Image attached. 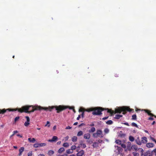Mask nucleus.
<instances>
[{
    "label": "nucleus",
    "mask_w": 156,
    "mask_h": 156,
    "mask_svg": "<svg viewBox=\"0 0 156 156\" xmlns=\"http://www.w3.org/2000/svg\"><path fill=\"white\" fill-rule=\"evenodd\" d=\"M27 154L28 156H31L32 154V151H30L29 153H28Z\"/></svg>",
    "instance_id": "48"
},
{
    "label": "nucleus",
    "mask_w": 156,
    "mask_h": 156,
    "mask_svg": "<svg viewBox=\"0 0 156 156\" xmlns=\"http://www.w3.org/2000/svg\"><path fill=\"white\" fill-rule=\"evenodd\" d=\"M125 125H126L127 126H129V124L127 122H125V123H123Z\"/></svg>",
    "instance_id": "55"
},
{
    "label": "nucleus",
    "mask_w": 156,
    "mask_h": 156,
    "mask_svg": "<svg viewBox=\"0 0 156 156\" xmlns=\"http://www.w3.org/2000/svg\"><path fill=\"white\" fill-rule=\"evenodd\" d=\"M147 139L146 137H143L142 138V140L141 141V144L142 143H146L147 142Z\"/></svg>",
    "instance_id": "11"
},
{
    "label": "nucleus",
    "mask_w": 156,
    "mask_h": 156,
    "mask_svg": "<svg viewBox=\"0 0 156 156\" xmlns=\"http://www.w3.org/2000/svg\"><path fill=\"white\" fill-rule=\"evenodd\" d=\"M62 106V107H64L65 108H64V109H63L62 111H60L59 113L60 112H62V111H63L67 108H69L70 109H73V110L74 109V107H69V106H64V105H59L58 106Z\"/></svg>",
    "instance_id": "12"
},
{
    "label": "nucleus",
    "mask_w": 156,
    "mask_h": 156,
    "mask_svg": "<svg viewBox=\"0 0 156 156\" xmlns=\"http://www.w3.org/2000/svg\"><path fill=\"white\" fill-rule=\"evenodd\" d=\"M122 116V115H115V117H114V118L115 119H120V117H121Z\"/></svg>",
    "instance_id": "20"
},
{
    "label": "nucleus",
    "mask_w": 156,
    "mask_h": 156,
    "mask_svg": "<svg viewBox=\"0 0 156 156\" xmlns=\"http://www.w3.org/2000/svg\"><path fill=\"white\" fill-rule=\"evenodd\" d=\"M38 156H45L44 154H39Z\"/></svg>",
    "instance_id": "64"
},
{
    "label": "nucleus",
    "mask_w": 156,
    "mask_h": 156,
    "mask_svg": "<svg viewBox=\"0 0 156 156\" xmlns=\"http://www.w3.org/2000/svg\"><path fill=\"white\" fill-rule=\"evenodd\" d=\"M92 146L93 148L97 147L98 146V143L96 142L93 143L92 144Z\"/></svg>",
    "instance_id": "25"
},
{
    "label": "nucleus",
    "mask_w": 156,
    "mask_h": 156,
    "mask_svg": "<svg viewBox=\"0 0 156 156\" xmlns=\"http://www.w3.org/2000/svg\"><path fill=\"white\" fill-rule=\"evenodd\" d=\"M149 120H152L154 119V118L151 117H150L148 118Z\"/></svg>",
    "instance_id": "51"
},
{
    "label": "nucleus",
    "mask_w": 156,
    "mask_h": 156,
    "mask_svg": "<svg viewBox=\"0 0 156 156\" xmlns=\"http://www.w3.org/2000/svg\"><path fill=\"white\" fill-rule=\"evenodd\" d=\"M133 156H139L138 154L136 152H133Z\"/></svg>",
    "instance_id": "43"
},
{
    "label": "nucleus",
    "mask_w": 156,
    "mask_h": 156,
    "mask_svg": "<svg viewBox=\"0 0 156 156\" xmlns=\"http://www.w3.org/2000/svg\"><path fill=\"white\" fill-rule=\"evenodd\" d=\"M115 142L117 144H118L119 145L121 144L122 143L121 141L119 140H116L115 141Z\"/></svg>",
    "instance_id": "34"
},
{
    "label": "nucleus",
    "mask_w": 156,
    "mask_h": 156,
    "mask_svg": "<svg viewBox=\"0 0 156 156\" xmlns=\"http://www.w3.org/2000/svg\"><path fill=\"white\" fill-rule=\"evenodd\" d=\"M104 132L106 133H108V132H109V129H107V128H106V129H104Z\"/></svg>",
    "instance_id": "44"
},
{
    "label": "nucleus",
    "mask_w": 156,
    "mask_h": 156,
    "mask_svg": "<svg viewBox=\"0 0 156 156\" xmlns=\"http://www.w3.org/2000/svg\"><path fill=\"white\" fill-rule=\"evenodd\" d=\"M150 139L152 140V141L154 142L155 143L156 141V139H155L154 138H153V137L151 136L150 137Z\"/></svg>",
    "instance_id": "45"
},
{
    "label": "nucleus",
    "mask_w": 156,
    "mask_h": 156,
    "mask_svg": "<svg viewBox=\"0 0 156 156\" xmlns=\"http://www.w3.org/2000/svg\"><path fill=\"white\" fill-rule=\"evenodd\" d=\"M121 146L122 148H125L126 147V145L125 144H121Z\"/></svg>",
    "instance_id": "49"
},
{
    "label": "nucleus",
    "mask_w": 156,
    "mask_h": 156,
    "mask_svg": "<svg viewBox=\"0 0 156 156\" xmlns=\"http://www.w3.org/2000/svg\"><path fill=\"white\" fill-rule=\"evenodd\" d=\"M79 112H84L85 111V109L84 108H80V109H79Z\"/></svg>",
    "instance_id": "35"
},
{
    "label": "nucleus",
    "mask_w": 156,
    "mask_h": 156,
    "mask_svg": "<svg viewBox=\"0 0 156 156\" xmlns=\"http://www.w3.org/2000/svg\"><path fill=\"white\" fill-rule=\"evenodd\" d=\"M84 125H85V124L84 123H82L79 125V127H80L81 126H82Z\"/></svg>",
    "instance_id": "54"
},
{
    "label": "nucleus",
    "mask_w": 156,
    "mask_h": 156,
    "mask_svg": "<svg viewBox=\"0 0 156 156\" xmlns=\"http://www.w3.org/2000/svg\"><path fill=\"white\" fill-rule=\"evenodd\" d=\"M24 148L23 147H21L19 150V153L18 154L19 156H20L22 155V152L24 151Z\"/></svg>",
    "instance_id": "16"
},
{
    "label": "nucleus",
    "mask_w": 156,
    "mask_h": 156,
    "mask_svg": "<svg viewBox=\"0 0 156 156\" xmlns=\"http://www.w3.org/2000/svg\"><path fill=\"white\" fill-rule=\"evenodd\" d=\"M72 128V127L69 126H67L66 128V129H70Z\"/></svg>",
    "instance_id": "53"
},
{
    "label": "nucleus",
    "mask_w": 156,
    "mask_h": 156,
    "mask_svg": "<svg viewBox=\"0 0 156 156\" xmlns=\"http://www.w3.org/2000/svg\"><path fill=\"white\" fill-rule=\"evenodd\" d=\"M18 132V131L17 130L14 131L13 132V133L15 135L16 133H17Z\"/></svg>",
    "instance_id": "59"
},
{
    "label": "nucleus",
    "mask_w": 156,
    "mask_h": 156,
    "mask_svg": "<svg viewBox=\"0 0 156 156\" xmlns=\"http://www.w3.org/2000/svg\"><path fill=\"white\" fill-rule=\"evenodd\" d=\"M84 154V151L83 150H81L77 154V156H82Z\"/></svg>",
    "instance_id": "13"
},
{
    "label": "nucleus",
    "mask_w": 156,
    "mask_h": 156,
    "mask_svg": "<svg viewBox=\"0 0 156 156\" xmlns=\"http://www.w3.org/2000/svg\"><path fill=\"white\" fill-rule=\"evenodd\" d=\"M84 112H83L81 114V116L82 118H83L84 117Z\"/></svg>",
    "instance_id": "57"
},
{
    "label": "nucleus",
    "mask_w": 156,
    "mask_h": 156,
    "mask_svg": "<svg viewBox=\"0 0 156 156\" xmlns=\"http://www.w3.org/2000/svg\"><path fill=\"white\" fill-rule=\"evenodd\" d=\"M129 140L131 142H133L134 140V138L132 136H130L129 137Z\"/></svg>",
    "instance_id": "26"
},
{
    "label": "nucleus",
    "mask_w": 156,
    "mask_h": 156,
    "mask_svg": "<svg viewBox=\"0 0 156 156\" xmlns=\"http://www.w3.org/2000/svg\"><path fill=\"white\" fill-rule=\"evenodd\" d=\"M30 124V122H29L26 121L24 123V125L26 126H28Z\"/></svg>",
    "instance_id": "41"
},
{
    "label": "nucleus",
    "mask_w": 156,
    "mask_h": 156,
    "mask_svg": "<svg viewBox=\"0 0 156 156\" xmlns=\"http://www.w3.org/2000/svg\"><path fill=\"white\" fill-rule=\"evenodd\" d=\"M132 148L133 149H134V150H135V151H136L137 150V147L136 146H132Z\"/></svg>",
    "instance_id": "46"
},
{
    "label": "nucleus",
    "mask_w": 156,
    "mask_h": 156,
    "mask_svg": "<svg viewBox=\"0 0 156 156\" xmlns=\"http://www.w3.org/2000/svg\"><path fill=\"white\" fill-rule=\"evenodd\" d=\"M151 153L153 155H154L156 156V149L153 150Z\"/></svg>",
    "instance_id": "29"
},
{
    "label": "nucleus",
    "mask_w": 156,
    "mask_h": 156,
    "mask_svg": "<svg viewBox=\"0 0 156 156\" xmlns=\"http://www.w3.org/2000/svg\"><path fill=\"white\" fill-rule=\"evenodd\" d=\"M63 146L65 147H67L69 146V144L67 143H65L63 144Z\"/></svg>",
    "instance_id": "31"
},
{
    "label": "nucleus",
    "mask_w": 156,
    "mask_h": 156,
    "mask_svg": "<svg viewBox=\"0 0 156 156\" xmlns=\"http://www.w3.org/2000/svg\"><path fill=\"white\" fill-rule=\"evenodd\" d=\"M28 140L29 142L32 143H34L36 141V140L34 138L31 139L30 138H28Z\"/></svg>",
    "instance_id": "18"
},
{
    "label": "nucleus",
    "mask_w": 156,
    "mask_h": 156,
    "mask_svg": "<svg viewBox=\"0 0 156 156\" xmlns=\"http://www.w3.org/2000/svg\"><path fill=\"white\" fill-rule=\"evenodd\" d=\"M103 141L102 140H98V143H101Z\"/></svg>",
    "instance_id": "63"
},
{
    "label": "nucleus",
    "mask_w": 156,
    "mask_h": 156,
    "mask_svg": "<svg viewBox=\"0 0 156 156\" xmlns=\"http://www.w3.org/2000/svg\"><path fill=\"white\" fill-rule=\"evenodd\" d=\"M66 152L68 154H70L72 153L73 152L71 149H69L66 150Z\"/></svg>",
    "instance_id": "27"
},
{
    "label": "nucleus",
    "mask_w": 156,
    "mask_h": 156,
    "mask_svg": "<svg viewBox=\"0 0 156 156\" xmlns=\"http://www.w3.org/2000/svg\"><path fill=\"white\" fill-rule=\"evenodd\" d=\"M55 108L57 110V112H59L64 109L65 108L62 106H55L51 107L49 106L48 107H43L41 106L37 105H26L23 106L20 108H18V111L20 113L25 112L26 113H30L31 112H34L35 111L41 110H48L50 111H51L53 109Z\"/></svg>",
    "instance_id": "1"
},
{
    "label": "nucleus",
    "mask_w": 156,
    "mask_h": 156,
    "mask_svg": "<svg viewBox=\"0 0 156 156\" xmlns=\"http://www.w3.org/2000/svg\"><path fill=\"white\" fill-rule=\"evenodd\" d=\"M69 136H66L65 137V140L66 141H67L68 140V139H69Z\"/></svg>",
    "instance_id": "56"
},
{
    "label": "nucleus",
    "mask_w": 156,
    "mask_h": 156,
    "mask_svg": "<svg viewBox=\"0 0 156 156\" xmlns=\"http://www.w3.org/2000/svg\"><path fill=\"white\" fill-rule=\"evenodd\" d=\"M133 111V109H131L129 107L123 106L118 108L116 109L114 111L115 114L116 113H120L123 112L122 114L125 115L127 111L131 112Z\"/></svg>",
    "instance_id": "2"
},
{
    "label": "nucleus",
    "mask_w": 156,
    "mask_h": 156,
    "mask_svg": "<svg viewBox=\"0 0 156 156\" xmlns=\"http://www.w3.org/2000/svg\"><path fill=\"white\" fill-rule=\"evenodd\" d=\"M146 146L148 148L153 147L154 146V144L152 143H148L146 144Z\"/></svg>",
    "instance_id": "15"
},
{
    "label": "nucleus",
    "mask_w": 156,
    "mask_h": 156,
    "mask_svg": "<svg viewBox=\"0 0 156 156\" xmlns=\"http://www.w3.org/2000/svg\"><path fill=\"white\" fill-rule=\"evenodd\" d=\"M107 110V112L109 113L110 114L111 116H112L113 114H115V111H114L112 110L111 109H109L108 108H104V110Z\"/></svg>",
    "instance_id": "9"
},
{
    "label": "nucleus",
    "mask_w": 156,
    "mask_h": 156,
    "mask_svg": "<svg viewBox=\"0 0 156 156\" xmlns=\"http://www.w3.org/2000/svg\"><path fill=\"white\" fill-rule=\"evenodd\" d=\"M95 131V128L94 127L91 128L90 130H89V132L90 133H93Z\"/></svg>",
    "instance_id": "21"
},
{
    "label": "nucleus",
    "mask_w": 156,
    "mask_h": 156,
    "mask_svg": "<svg viewBox=\"0 0 156 156\" xmlns=\"http://www.w3.org/2000/svg\"><path fill=\"white\" fill-rule=\"evenodd\" d=\"M49 123H50V122L49 121H47L46 124L45 125V126H48V125L49 124Z\"/></svg>",
    "instance_id": "58"
},
{
    "label": "nucleus",
    "mask_w": 156,
    "mask_h": 156,
    "mask_svg": "<svg viewBox=\"0 0 156 156\" xmlns=\"http://www.w3.org/2000/svg\"><path fill=\"white\" fill-rule=\"evenodd\" d=\"M119 136L121 138H124L126 136V134L124 133H120L119 135Z\"/></svg>",
    "instance_id": "28"
},
{
    "label": "nucleus",
    "mask_w": 156,
    "mask_h": 156,
    "mask_svg": "<svg viewBox=\"0 0 156 156\" xmlns=\"http://www.w3.org/2000/svg\"><path fill=\"white\" fill-rule=\"evenodd\" d=\"M136 114L133 115L132 116V120H136Z\"/></svg>",
    "instance_id": "32"
},
{
    "label": "nucleus",
    "mask_w": 156,
    "mask_h": 156,
    "mask_svg": "<svg viewBox=\"0 0 156 156\" xmlns=\"http://www.w3.org/2000/svg\"><path fill=\"white\" fill-rule=\"evenodd\" d=\"M144 111L146 113H147V114L149 115H150L152 116H154L156 118V116L155 115L151 113V111L148 110L147 109H144Z\"/></svg>",
    "instance_id": "6"
},
{
    "label": "nucleus",
    "mask_w": 156,
    "mask_h": 156,
    "mask_svg": "<svg viewBox=\"0 0 156 156\" xmlns=\"http://www.w3.org/2000/svg\"><path fill=\"white\" fill-rule=\"evenodd\" d=\"M80 145L83 148H85L86 147V145L85 144L81 143L80 144Z\"/></svg>",
    "instance_id": "40"
},
{
    "label": "nucleus",
    "mask_w": 156,
    "mask_h": 156,
    "mask_svg": "<svg viewBox=\"0 0 156 156\" xmlns=\"http://www.w3.org/2000/svg\"><path fill=\"white\" fill-rule=\"evenodd\" d=\"M113 123V121L111 120H109L106 122V123L108 125L112 124Z\"/></svg>",
    "instance_id": "30"
},
{
    "label": "nucleus",
    "mask_w": 156,
    "mask_h": 156,
    "mask_svg": "<svg viewBox=\"0 0 156 156\" xmlns=\"http://www.w3.org/2000/svg\"><path fill=\"white\" fill-rule=\"evenodd\" d=\"M128 145L130 147L131 145V143L130 142H128L127 143Z\"/></svg>",
    "instance_id": "62"
},
{
    "label": "nucleus",
    "mask_w": 156,
    "mask_h": 156,
    "mask_svg": "<svg viewBox=\"0 0 156 156\" xmlns=\"http://www.w3.org/2000/svg\"><path fill=\"white\" fill-rule=\"evenodd\" d=\"M150 154H151V152L149 151L146 152L144 154H141V156H150Z\"/></svg>",
    "instance_id": "14"
},
{
    "label": "nucleus",
    "mask_w": 156,
    "mask_h": 156,
    "mask_svg": "<svg viewBox=\"0 0 156 156\" xmlns=\"http://www.w3.org/2000/svg\"><path fill=\"white\" fill-rule=\"evenodd\" d=\"M80 118V115H78V117H77L76 119L77 120H79Z\"/></svg>",
    "instance_id": "60"
},
{
    "label": "nucleus",
    "mask_w": 156,
    "mask_h": 156,
    "mask_svg": "<svg viewBox=\"0 0 156 156\" xmlns=\"http://www.w3.org/2000/svg\"><path fill=\"white\" fill-rule=\"evenodd\" d=\"M25 118L27 119V121L29 122L30 121L29 117L28 116H25Z\"/></svg>",
    "instance_id": "47"
},
{
    "label": "nucleus",
    "mask_w": 156,
    "mask_h": 156,
    "mask_svg": "<svg viewBox=\"0 0 156 156\" xmlns=\"http://www.w3.org/2000/svg\"><path fill=\"white\" fill-rule=\"evenodd\" d=\"M83 133L82 131H80L78 132L77 133V136H80L83 135Z\"/></svg>",
    "instance_id": "24"
},
{
    "label": "nucleus",
    "mask_w": 156,
    "mask_h": 156,
    "mask_svg": "<svg viewBox=\"0 0 156 156\" xmlns=\"http://www.w3.org/2000/svg\"><path fill=\"white\" fill-rule=\"evenodd\" d=\"M46 144L45 143H37L34 144V147L35 148H37L45 146Z\"/></svg>",
    "instance_id": "5"
},
{
    "label": "nucleus",
    "mask_w": 156,
    "mask_h": 156,
    "mask_svg": "<svg viewBox=\"0 0 156 156\" xmlns=\"http://www.w3.org/2000/svg\"><path fill=\"white\" fill-rule=\"evenodd\" d=\"M65 151V149L64 147H62L59 149L58 151V152L59 153L61 154L63 151Z\"/></svg>",
    "instance_id": "19"
},
{
    "label": "nucleus",
    "mask_w": 156,
    "mask_h": 156,
    "mask_svg": "<svg viewBox=\"0 0 156 156\" xmlns=\"http://www.w3.org/2000/svg\"><path fill=\"white\" fill-rule=\"evenodd\" d=\"M108 116L105 117L103 118L102 119L103 120H105L108 119Z\"/></svg>",
    "instance_id": "52"
},
{
    "label": "nucleus",
    "mask_w": 156,
    "mask_h": 156,
    "mask_svg": "<svg viewBox=\"0 0 156 156\" xmlns=\"http://www.w3.org/2000/svg\"><path fill=\"white\" fill-rule=\"evenodd\" d=\"M94 108H90L89 109H85V111H87L88 112H90L91 111H93Z\"/></svg>",
    "instance_id": "33"
},
{
    "label": "nucleus",
    "mask_w": 156,
    "mask_h": 156,
    "mask_svg": "<svg viewBox=\"0 0 156 156\" xmlns=\"http://www.w3.org/2000/svg\"><path fill=\"white\" fill-rule=\"evenodd\" d=\"M93 136L95 138H97L98 137H99V136H98L97 132L95 133H94L93 135Z\"/></svg>",
    "instance_id": "36"
},
{
    "label": "nucleus",
    "mask_w": 156,
    "mask_h": 156,
    "mask_svg": "<svg viewBox=\"0 0 156 156\" xmlns=\"http://www.w3.org/2000/svg\"><path fill=\"white\" fill-rule=\"evenodd\" d=\"M97 132L99 137L102 138L103 137V135L102 133V131L100 130H98L97 131Z\"/></svg>",
    "instance_id": "7"
},
{
    "label": "nucleus",
    "mask_w": 156,
    "mask_h": 156,
    "mask_svg": "<svg viewBox=\"0 0 156 156\" xmlns=\"http://www.w3.org/2000/svg\"><path fill=\"white\" fill-rule=\"evenodd\" d=\"M18 110V108L16 109H11V108H8L7 109H0V114H4L5 112H6L7 111H16Z\"/></svg>",
    "instance_id": "4"
},
{
    "label": "nucleus",
    "mask_w": 156,
    "mask_h": 156,
    "mask_svg": "<svg viewBox=\"0 0 156 156\" xmlns=\"http://www.w3.org/2000/svg\"><path fill=\"white\" fill-rule=\"evenodd\" d=\"M131 125L133 126H135L137 128H138V126L134 122L132 123L131 124Z\"/></svg>",
    "instance_id": "39"
},
{
    "label": "nucleus",
    "mask_w": 156,
    "mask_h": 156,
    "mask_svg": "<svg viewBox=\"0 0 156 156\" xmlns=\"http://www.w3.org/2000/svg\"><path fill=\"white\" fill-rule=\"evenodd\" d=\"M135 141L136 144L139 145H141V142L139 137H137Z\"/></svg>",
    "instance_id": "17"
},
{
    "label": "nucleus",
    "mask_w": 156,
    "mask_h": 156,
    "mask_svg": "<svg viewBox=\"0 0 156 156\" xmlns=\"http://www.w3.org/2000/svg\"><path fill=\"white\" fill-rule=\"evenodd\" d=\"M76 146L75 145H73L71 147V150L73 151V150H75L76 149Z\"/></svg>",
    "instance_id": "42"
},
{
    "label": "nucleus",
    "mask_w": 156,
    "mask_h": 156,
    "mask_svg": "<svg viewBox=\"0 0 156 156\" xmlns=\"http://www.w3.org/2000/svg\"><path fill=\"white\" fill-rule=\"evenodd\" d=\"M20 119V117L19 116L16 117L14 119V122L16 123L17 121H18Z\"/></svg>",
    "instance_id": "37"
},
{
    "label": "nucleus",
    "mask_w": 156,
    "mask_h": 156,
    "mask_svg": "<svg viewBox=\"0 0 156 156\" xmlns=\"http://www.w3.org/2000/svg\"><path fill=\"white\" fill-rule=\"evenodd\" d=\"M54 151L52 150H49L48 151V154L49 155L51 156L52 154H53L54 153Z\"/></svg>",
    "instance_id": "23"
},
{
    "label": "nucleus",
    "mask_w": 156,
    "mask_h": 156,
    "mask_svg": "<svg viewBox=\"0 0 156 156\" xmlns=\"http://www.w3.org/2000/svg\"><path fill=\"white\" fill-rule=\"evenodd\" d=\"M94 110L92 114L94 115H100L102 114V111L104 110V108L101 107L93 108Z\"/></svg>",
    "instance_id": "3"
},
{
    "label": "nucleus",
    "mask_w": 156,
    "mask_h": 156,
    "mask_svg": "<svg viewBox=\"0 0 156 156\" xmlns=\"http://www.w3.org/2000/svg\"><path fill=\"white\" fill-rule=\"evenodd\" d=\"M117 150L119 152H120L121 151H122V149L121 147H119L118 146H117Z\"/></svg>",
    "instance_id": "38"
},
{
    "label": "nucleus",
    "mask_w": 156,
    "mask_h": 156,
    "mask_svg": "<svg viewBox=\"0 0 156 156\" xmlns=\"http://www.w3.org/2000/svg\"><path fill=\"white\" fill-rule=\"evenodd\" d=\"M77 138L76 136H74L72 137V140L73 142H76L77 140Z\"/></svg>",
    "instance_id": "22"
},
{
    "label": "nucleus",
    "mask_w": 156,
    "mask_h": 156,
    "mask_svg": "<svg viewBox=\"0 0 156 156\" xmlns=\"http://www.w3.org/2000/svg\"><path fill=\"white\" fill-rule=\"evenodd\" d=\"M90 136V134L89 133H85L84 135L83 138L85 139H89Z\"/></svg>",
    "instance_id": "10"
},
{
    "label": "nucleus",
    "mask_w": 156,
    "mask_h": 156,
    "mask_svg": "<svg viewBox=\"0 0 156 156\" xmlns=\"http://www.w3.org/2000/svg\"><path fill=\"white\" fill-rule=\"evenodd\" d=\"M87 142L88 143H89L90 144H91L93 143V141L92 140H87Z\"/></svg>",
    "instance_id": "50"
},
{
    "label": "nucleus",
    "mask_w": 156,
    "mask_h": 156,
    "mask_svg": "<svg viewBox=\"0 0 156 156\" xmlns=\"http://www.w3.org/2000/svg\"><path fill=\"white\" fill-rule=\"evenodd\" d=\"M16 136H18L20 137V138H22V136L20 135V134H17L16 135Z\"/></svg>",
    "instance_id": "61"
},
{
    "label": "nucleus",
    "mask_w": 156,
    "mask_h": 156,
    "mask_svg": "<svg viewBox=\"0 0 156 156\" xmlns=\"http://www.w3.org/2000/svg\"><path fill=\"white\" fill-rule=\"evenodd\" d=\"M58 139V137L56 136H54L51 139H49L48 141L49 142H56Z\"/></svg>",
    "instance_id": "8"
}]
</instances>
